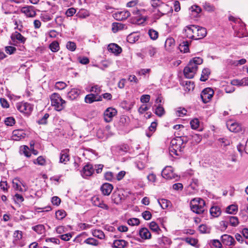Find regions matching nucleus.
I'll list each match as a JSON object with an SVG mask.
<instances>
[{"label": "nucleus", "mask_w": 248, "mask_h": 248, "mask_svg": "<svg viewBox=\"0 0 248 248\" xmlns=\"http://www.w3.org/2000/svg\"><path fill=\"white\" fill-rule=\"evenodd\" d=\"M157 7V12L161 13V16H164L168 14L169 12L172 11V8L164 2H161Z\"/></svg>", "instance_id": "nucleus-14"}, {"label": "nucleus", "mask_w": 248, "mask_h": 248, "mask_svg": "<svg viewBox=\"0 0 248 248\" xmlns=\"http://www.w3.org/2000/svg\"><path fill=\"white\" fill-rule=\"evenodd\" d=\"M214 92L211 88H206L202 90L201 93V98L204 103L209 102L212 99Z\"/></svg>", "instance_id": "nucleus-4"}, {"label": "nucleus", "mask_w": 248, "mask_h": 248, "mask_svg": "<svg viewBox=\"0 0 248 248\" xmlns=\"http://www.w3.org/2000/svg\"><path fill=\"white\" fill-rule=\"evenodd\" d=\"M198 28H196V33L197 36L199 37L198 39H201L204 37L206 34V29L205 28L197 26Z\"/></svg>", "instance_id": "nucleus-24"}, {"label": "nucleus", "mask_w": 248, "mask_h": 248, "mask_svg": "<svg viewBox=\"0 0 248 248\" xmlns=\"http://www.w3.org/2000/svg\"><path fill=\"white\" fill-rule=\"evenodd\" d=\"M94 171L93 165L89 163L85 165L81 171V174L83 178L91 176Z\"/></svg>", "instance_id": "nucleus-7"}, {"label": "nucleus", "mask_w": 248, "mask_h": 248, "mask_svg": "<svg viewBox=\"0 0 248 248\" xmlns=\"http://www.w3.org/2000/svg\"><path fill=\"white\" fill-rule=\"evenodd\" d=\"M84 243L93 246H97L98 245V241L96 239L92 237L86 239L84 241Z\"/></svg>", "instance_id": "nucleus-50"}, {"label": "nucleus", "mask_w": 248, "mask_h": 248, "mask_svg": "<svg viewBox=\"0 0 248 248\" xmlns=\"http://www.w3.org/2000/svg\"><path fill=\"white\" fill-rule=\"evenodd\" d=\"M150 229L153 232L159 233V232L161 231L158 224L155 221H152L149 224Z\"/></svg>", "instance_id": "nucleus-44"}, {"label": "nucleus", "mask_w": 248, "mask_h": 248, "mask_svg": "<svg viewBox=\"0 0 248 248\" xmlns=\"http://www.w3.org/2000/svg\"><path fill=\"white\" fill-rule=\"evenodd\" d=\"M91 92H93L94 94H99L101 92V89L98 85H94L92 86L90 90Z\"/></svg>", "instance_id": "nucleus-63"}, {"label": "nucleus", "mask_w": 248, "mask_h": 248, "mask_svg": "<svg viewBox=\"0 0 248 248\" xmlns=\"http://www.w3.org/2000/svg\"><path fill=\"white\" fill-rule=\"evenodd\" d=\"M11 40L14 43H20L24 44L26 41V38L24 37L21 33L17 31H15L11 35Z\"/></svg>", "instance_id": "nucleus-13"}, {"label": "nucleus", "mask_w": 248, "mask_h": 248, "mask_svg": "<svg viewBox=\"0 0 248 248\" xmlns=\"http://www.w3.org/2000/svg\"><path fill=\"white\" fill-rule=\"evenodd\" d=\"M14 236L15 239H14L13 242L16 246V245L19 244V240L22 237V232L19 231H16L14 233Z\"/></svg>", "instance_id": "nucleus-32"}, {"label": "nucleus", "mask_w": 248, "mask_h": 248, "mask_svg": "<svg viewBox=\"0 0 248 248\" xmlns=\"http://www.w3.org/2000/svg\"><path fill=\"white\" fill-rule=\"evenodd\" d=\"M129 122V119L128 117L126 116H122L120 119L119 124L120 126H125L128 124Z\"/></svg>", "instance_id": "nucleus-39"}, {"label": "nucleus", "mask_w": 248, "mask_h": 248, "mask_svg": "<svg viewBox=\"0 0 248 248\" xmlns=\"http://www.w3.org/2000/svg\"><path fill=\"white\" fill-rule=\"evenodd\" d=\"M80 93V90L78 89H72L67 93V97L71 100L76 99Z\"/></svg>", "instance_id": "nucleus-21"}, {"label": "nucleus", "mask_w": 248, "mask_h": 248, "mask_svg": "<svg viewBox=\"0 0 248 248\" xmlns=\"http://www.w3.org/2000/svg\"><path fill=\"white\" fill-rule=\"evenodd\" d=\"M158 202L162 209L168 208L170 204V202L168 200L162 199L158 200Z\"/></svg>", "instance_id": "nucleus-38"}, {"label": "nucleus", "mask_w": 248, "mask_h": 248, "mask_svg": "<svg viewBox=\"0 0 248 248\" xmlns=\"http://www.w3.org/2000/svg\"><path fill=\"white\" fill-rule=\"evenodd\" d=\"M50 98L51 101V105L54 107L57 111H61L64 108L65 101L62 98L59 93H52Z\"/></svg>", "instance_id": "nucleus-3"}, {"label": "nucleus", "mask_w": 248, "mask_h": 248, "mask_svg": "<svg viewBox=\"0 0 248 248\" xmlns=\"http://www.w3.org/2000/svg\"><path fill=\"white\" fill-rule=\"evenodd\" d=\"M127 223L131 226H137L140 224V221L137 218H131L127 220Z\"/></svg>", "instance_id": "nucleus-53"}, {"label": "nucleus", "mask_w": 248, "mask_h": 248, "mask_svg": "<svg viewBox=\"0 0 248 248\" xmlns=\"http://www.w3.org/2000/svg\"><path fill=\"white\" fill-rule=\"evenodd\" d=\"M67 86L66 84L62 81H58L56 83L55 88L59 90H62Z\"/></svg>", "instance_id": "nucleus-54"}, {"label": "nucleus", "mask_w": 248, "mask_h": 248, "mask_svg": "<svg viewBox=\"0 0 248 248\" xmlns=\"http://www.w3.org/2000/svg\"><path fill=\"white\" fill-rule=\"evenodd\" d=\"M66 46L68 50L71 51H74L76 49V44L74 42L71 41L68 42L66 44Z\"/></svg>", "instance_id": "nucleus-60"}, {"label": "nucleus", "mask_w": 248, "mask_h": 248, "mask_svg": "<svg viewBox=\"0 0 248 248\" xmlns=\"http://www.w3.org/2000/svg\"><path fill=\"white\" fill-rule=\"evenodd\" d=\"M111 201L116 204H119L122 201V195L118 192H115L111 195Z\"/></svg>", "instance_id": "nucleus-26"}, {"label": "nucleus", "mask_w": 248, "mask_h": 248, "mask_svg": "<svg viewBox=\"0 0 248 248\" xmlns=\"http://www.w3.org/2000/svg\"><path fill=\"white\" fill-rule=\"evenodd\" d=\"M175 46V40L172 37L167 39L165 43V47L167 50L171 51Z\"/></svg>", "instance_id": "nucleus-23"}, {"label": "nucleus", "mask_w": 248, "mask_h": 248, "mask_svg": "<svg viewBox=\"0 0 248 248\" xmlns=\"http://www.w3.org/2000/svg\"><path fill=\"white\" fill-rule=\"evenodd\" d=\"M16 50V48L12 46H7L5 47V52L10 55L14 54Z\"/></svg>", "instance_id": "nucleus-62"}, {"label": "nucleus", "mask_w": 248, "mask_h": 248, "mask_svg": "<svg viewBox=\"0 0 248 248\" xmlns=\"http://www.w3.org/2000/svg\"><path fill=\"white\" fill-rule=\"evenodd\" d=\"M218 144L221 147H226L230 144V140L227 138H219L217 140Z\"/></svg>", "instance_id": "nucleus-34"}, {"label": "nucleus", "mask_w": 248, "mask_h": 248, "mask_svg": "<svg viewBox=\"0 0 248 248\" xmlns=\"http://www.w3.org/2000/svg\"><path fill=\"white\" fill-rule=\"evenodd\" d=\"M197 70L196 65L192 63H188L184 69V74L187 78H192Z\"/></svg>", "instance_id": "nucleus-5"}, {"label": "nucleus", "mask_w": 248, "mask_h": 248, "mask_svg": "<svg viewBox=\"0 0 248 248\" xmlns=\"http://www.w3.org/2000/svg\"><path fill=\"white\" fill-rule=\"evenodd\" d=\"M211 71L209 68H204L201 74L200 80L202 81H205L209 78V76L210 75Z\"/></svg>", "instance_id": "nucleus-29"}, {"label": "nucleus", "mask_w": 248, "mask_h": 248, "mask_svg": "<svg viewBox=\"0 0 248 248\" xmlns=\"http://www.w3.org/2000/svg\"><path fill=\"white\" fill-rule=\"evenodd\" d=\"M127 242L124 240L119 239L114 241L113 245L115 248H124Z\"/></svg>", "instance_id": "nucleus-28"}, {"label": "nucleus", "mask_w": 248, "mask_h": 248, "mask_svg": "<svg viewBox=\"0 0 248 248\" xmlns=\"http://www.w3.org/2000/svg\"><path fill=\"white\" fill-rule=\"evenodd\" d=\"M190 124L192 129H197L199 126L200 122L198 119H194L190 121Z\"/></svg>", "instance_id": "nucleus-58"}, {"label": "nucleus", "mask_w": 248, "mask_h": 248, "mask_svg": "<svg viewBox=\"0 0 248 248\" xmlns=\"http://www.w3.org/2000/svg\"><path fill=\"white\" fill-rule=\"evenodd\" d=\"M210 213L212 216L214 217H218L221 214V211L220 208L217 206H213L210 209Z\"/></svg>", "instance_id": "nucleus-30"}, {"label": "nucleus", "mask_w": 248, "mask_h": 248, "mask_svg": "<svg viewBox=\"0 0 248 248\" xmlns=\"http://www.w3.org/2000/svg\"><path fill=\"white\" fill-rule=\"evenodd\" d=\"M108 50L117 55L120 54L122 51V48L118 45L114 43L110 44L108 46Z\"/></svg>", "instance_id": "nucleus-18"}, {"label": "nucleus", "mask_w": 248, "mask_h": 248, "mask_svg": "<svg viewBox=\"0 0 248 248\" xmlns=\"http://www.w3.org/2000/svg\"><path fill=\"white\" fill-rule=\"evenodd\" d=\"M161 175L163 178L167 179L174 178V174L171 167L167 166L165 167L162 171Z\"/></svg>", "instance_id": "nucleus-12"}, {"label": "nucleus", "mask_w": 248, "mask_h": 248, "mask_svg": "<svg viewBox=\"0 0 248 248\" xmlns=\"http://www.w3.org/2000/svg\"><path fill=\"white\" fill-rule=\"evenodd\" d=\"M139 235L141 238L144 239H149L151 237V234L149 230L146 228H142L139 231Z\"/></svg>", "instance_id": "nucleus-20"}, {"label": "nucleus", "mask_w": 248, "mask_h": 248, "mask_svg": "<svg viewBox=\"0 0 248 248\" xmlns=\"http://www.w3.org/2000/svg\"><path fill=\"white\" fill-rule=\"evenodd\" d=\"M25 136L26 134L23 130L16 129L13 131L11 138L13 140L18 141L24 139Z\"/></svg>", "instance_id": "nucleus-11"}, {"label": "nucleus", "mask_w": 248, "mask_h": 248, "mask_svg": "<svg viewBox=\"0 0 248 248\" xmlns=\"http://www.w3.org/2000/svg\"><path fill=\"white\" fill-rule=\"evenodd\" d=\"M116 113L117 110L115 108H108L104 113L105 121L107 123L110 122Z\"/></svg>", "instance_id": "nucleus-8"}, {"label": "nucleus", "mask_w": 248, "mask_h": 248, "mask_svg": "<svg viewBox=\"0 0 248 248\" xmlns=\"http://www.w3.org/2000/svg\"><path fill=\"white\" fill-rule=\"evenodd\" d=\"M146 50L151 57L154 56L157 52L156 48L152 46H149L147 47Z\"/></svg>", "instance_id": "nucleus-56"}, {"label": "nucleus", "mask_w": 248, "mask_h": 248, "mask_svg": "<svg viewBox=\"0 0 248 248\" xmlns=\"http://www.w3.org/2000/svg\"><path fill=\"white\" fill-rule=\"evenodd\" d=\"M191 137L192 143L194 145L200 143L202 139V136L198 134H193Z\"/></svg>", "instance_id": "nucleus-35"}, {"label": "nucleus", "mask_w": 248, "mask_h": 248, "mask_svg": "<svg viewBox=\"0 0 248 248\" xmlns=\"http://www.w3.org/2000/svg\"><path fill=\"white\" fill-rule=\"evenodd\" d=\"M130 13L127 10H124L118 12L113 15L114 18L118 21H122L126 19L130 16Z\"/></svg>", "instance_id": "nucleus-10"}, {"label": "nucleus", "mask_w": 248, "mask_h": 248, "mask_svg": "<svg viewBox=\"0 0 248 248\" xmlns=\"http://www.w3.org/2000/svg\"><path fill=\"white\" fill-rule=\"evenodd\" d=\"M185 240L187 243L191 245L192 246H195L198 242L197 239L190 237L186 238Z\"/></svg>", "instance_id": "nucleus-57"}, {"label": "nucleus", "mask_w": 248, "mask_h": 248, "mask_svg": "<svg viewBox=\"0 0 248 248\" xmlns=\"http://www.w3.org/2000/svg\"><path fill=\"white\" fill-rule=\"evenodd\" d=\"M56 217L58 220H62L66 216V212L63 210H59L56 212Z\"/></svg>", "instance_id": "nucleus-41"}, {"label": "nucleus", "mask_w": 248, "mask_h": 248, "mask_svg": "<svg viewBox=\"0 0 248 248\" xmlns=\"http://www.w3.org/2000/svg\"><path fill=\"white\" fill-rule=\"evenodd\" d=\"M203 60L200 57H195L193 58L192 60H190L189 63H192L196 65V67L198 69V65L201 64L202 63Z\"/></svg>", "instance_id": "nucleus-51"}, {"label": "nucleus", "mask_w": 248, "mask_h": 248, "mask_svg": "<svg viewBox=\"0 0 248 248\" xmlns=\"http://www.w3.org/2000/svg\"><path fill=\"white\" fill-rule=\"evenodd\" d=\"M69 160V156L65 151H62L61 153L60 161L61 163H65Z\"/></svg>", "instance_id": "nucleus-36"}, {"label": "nucleus", "mask_w": 248, "mask_h": 248, "mask_svg": "<svg viewBox=\"0 0 248 248\" xmlns=\"http://www.w3.org/2000/svg\"><path fill=\"white\" fill-rule=\"evenodd\" d=\"M188 139L186 137H177L172 139L169 148L170 152L176 155H180Z\"/></svg>", "instance_id": "nucleus-1"}, {"label": "nucleus", "mask_w": 248, "mask_h": 248, "mask_svg": "<svg viewBox=\"0 0 248 248\" xmlns=\"http://www.w3.org/2000/svg\"><path fill=\"white\" fill-rule=\"evenodd\" d=\"M186 29H184L186 32H187V34L195 33L196 31V28H198L197 26L194 25H190L187 26L186 27Z\"/></svg>", "instance_id": "nucleus-45"}, {"label": "nucleus", "mask_w": 248, "mask_h": 248, "mask_svg": "<svg viewBox=\"0 0 248 248\" xmlns=\"http://www.w3.org/2000/svg\"><path fill=\"white\" fill-rule=\"evenodd\" d=\"M148 33L150 38L153 40H156L158 37V32L154 29L149 30Z\"/></svg>", "instance_id": "nucleus-43"}, {"label": "nucleus", "mask_w": 248, "mask_h": 248, "mask_svg": "<svg viewBox=\"0 0 248 248\" xmlns=\"http://www.w3.org/2000/svg\"><path fill=\"white\" fill-rule=\"evenodd\" d=\"M225 218L228 221V223L232 227H236L239 223L238 218L236 217L228 216Z\"/></svg>", "instance_id": "nucleus-22"}, {"label": "nucleus", "mask_w": 248, "mask_h": 248, "mask_svg": "<svg viewBox=\"0 0 248 248\" xmlns=\"http://www.w3.org/2000/svg\"><path fill=\"white\" fill-rule=\"evenodd\" d=\"M93 235L94 237H97L100 239H103L105 238V234L103 232L99 230H94L93 232Z\"/></svg>", "instance_id": "nucleus-48"}, {"label": "nucleus", "mask_w": 248, "mask_h": 248, "mask_svg": "<svg viewBox=\"0 0 248 248\" xmlns=\"http://www.w3.org/2000/svg\"><path fill=\"white\" fill-rule=\"evenodd\" d=\"M222 243L228 246H234L236 242L234 238L228 234H223L221 237Z\"/></svg>", "instance_id": "nucleus-9"}, {"label": "nucleus", "mask_w": 248, "mask_h": 248, "mask_svg": "<svg viewBox=\"0 0 248 248\" xmlns=\"http://www.w3.org/2000/svg\"><path fill=\"white\" fill-rule=\"evenodd\" d=\"M49 117V114L48 113H46L42 118L37 121V123L39 124H46L47 123V119Z\"/></svg>", "instance_id": "nucleus-49"}, {"label": "nucleus", "mask_w": 248, "mask_h": 248, "mask_svg": "<svg viewBox=\"0 0 248 248\" xmlns=\"http://www.w3.org/2000/svg\"><path fill=\"white\" fill-rule=\"evenodd\" d=\"M84 101L86 103L91 104L95 101V96L94 93H90L85 96Z\"/></svg>", "instance_id": "nucleus-40"}, {"label": "nucleus", "mask_w": 248, "mask_h": 248, "mask_svg": "<svg viewBox=\"0 0 248 248\" xmlns=\"http://www.w3.org/2000/svg\"><path fill=\"white\" fill-rule=\"evenodd\" d=\"M238 211V206L235 204L228 206L226 209V212L229 214H235Z\"/></svg>", "instance_id": "nucleus-33"}, {"label": "nucleus", "mask_w": 248, "mask_h": 248, "mask_svg": "<svg viewBox=\"0 0 248 248\" xmlns=\"http://www.w3.org/2000/svg\"><path fill=\"white\" fill-rule=\"evenodd\" d=\"M190 185L191 188L193 190L197 189V188L198 187V186H199V180H198V179H196V178H193L192 179V181H191Z\"/></svg>", "instance_id": "nucleus-64"}, {"label": "nucleus", "mask_w": 248, "mask_h": 248, "mask_svg": "<svg viewBox=\"0 0 248 248\" xmlns=\"http://www.w3.org/2000/svg\"><path fill=\"white\" fill-rule=\"evenodd\" d=\"M21 11L28 17H32L36 16V12L34 10V7L32 6L23 7L22 8Z\"/></svg>", "instance_id": "nucleus-16"}, {"label": "nucleus", "mask_w": 248, "mask_h": 248, "mask_svg": "<svg viewBox=\"0 0 248 248\" xmlns=\"http://www.w3.org/2000/svg\"><path fill=\"white\" fill-rule=\"evenodd\" d=\"M32 229L38 234H42L45 232V227L43 224H38L32 227Z\"/></svg>", "instance_id": "nucleus-31"}, {"label": "nucleus", "mask_w": 248, "mask_h": 248, "mask_svg": "<svg viewBox=\"0 0 248 248\" xmlns=\"http://www.w3.org/2000/svg\"><path fill=\"white\" fill-rule=\"evenodd\" d=\"M125 25L121 23L115 22L112 24V31L114 33L118 32L119 31L122 30L125 28Z\"/></svg>", "instance_id": "nucleus-25"}, {"label": "nucleus", "mask_w": 248, "mask_h": 248, "mask_svg": "<svg viewBox=\"0 0 248 248\" xmlns=\"http://www.w3.org/2000/svg\"><path fill=\"white\" fill-rule=\"evenodd\" d=\"M203 6L204 9L208 11V12H212L214 11L215 10L214 6L211 4L210 3L207 2H205L203 3Z\"/></svg>", "instance_id": "nucleus-55"}, {"label": "nucleus", "mask_w": 248, "mask_h": 248, "mask_svg": "<svg viewBox=\"0 0 248 248\" xmlns=\"http://www.w3.org/2000/svg\"><path fill=\"white\" fill-rule=\"evenodd\" d=\"M155 112L158 116L161 117L164 114L165 110L163 107L160 104H159V105L156 107Z\"/></svg>", "instance_id": "nucleus-46"}, {"label": "nucleus", "mask_w": 248, "mask_h": 248, "mask_svg": "<svg viewBox=\"0 0 248 248\" xmlns=\"http://www.w3.org/2000/svg\"><path fill=\"white\" fill-rule=\"evenodd\" d=\"M228 129L233 132H238L241 130V127L237 123L230 122L227 123Z\"/></svg>", "instance_id": "nucleus-19"}, {"label": "nucleus", "mask_w": 248, "mask_h": 248, "mask_svg": "<svg viewBox=\"0 0 248 248\" xmlns=\"http://www.w3.org/2000/svg\"><path fill=\"white\" fill-rule=\"evenodd\" d=\"M49 48L53 52H57L60 49L59 44L57 41H54L49 45Z\"/></svg>", "instance_id": "nucleus-37"}, {"label": "nucleus", "mask_w": 248, "mask_h": 248, "mask_svg": "<svg viewBox=\"0 0 248 248\" xmlns=\"http://www.w3.org/2000/svg\"><path fill=\"white\" fill-rule=\"evenodd\" d=\"M205 202L201 198H194L191 200L190 203L191 210L197 214H202L205 210Z\"/></svg>", "instance_id": "nucleus-2"}, {"label": "nucleus", "mask_w": 248, "mask_h": 248, "mask_svg": "<svg viewBox=\"0 0 248 248\" xmlns=\"http://www.w3.org/2000/svg\"><path fill=\"white\" fill-rule=\"evenodd\" d=\"M228 224V221L225 218V220H222L219 222V226L218 229L221 232H224L227 229Z\"/></svg>", "instance_id": "nucleus-42"}, {"label": "nucleus", "mask_w": 248, "mask_h": 248, "mask_svg": "<svg viewBox=\"0 0 248 248\" xmlns=\"http://www.w3.org/2000/svg\"><path fill=\"white\" fill-rule=\"evenodd\" d=\"M16 108L20 112L24 113H28L31 111V107L30 104L27 103L17 104Z\"/></svg>", "instance_id": "nucleus-17"}, {"label": "nucleus", "mask_w": 248, "mask_h": 248, "mask_svg": "<svg viewBox=\"0 0 248 248\" xmlns=\"http://www.w3.org/2000/svg\"><path fill=\"white\" fill-rule=\"evenodd\" d=\"M29 148L26 145L22 146L20 148V152L21 154H23L26 157H30L31 154L29 151Z\"/></svg>", "instance_id": "nucleus-47"}, {"label": "nucleus", "mask_w": 248, "mask_h": 248, "mask_svg": "<svg viewBox=\"0 0 248 248\" xmlns=\"http://www.w3.org/2000/svg\"><path fill=\"white\" fill-rule=\"evenodd\" d=\"M113 188V186L112 184L105 183L101 186L100 187V190L104 195L108 196L112 192Z\"/></svg>", "instance_id": "nucleus-15"}, {"label": "nucleus", "mask_w": 248, "mask_h": 248, "mask_svg": "<svg viewBox=\"0 0 248 248\" xmlns=\"http://www.w3.org/2000/svg\"><path fill=\"white\" fill-rule=\"evenodd\" d=\"M15 123V119L13 117H7L4 120V123L7 126H13Z\"/></svg>", "instance_id": "nucleus-52"}, {"label": "nucleus", "mask_w": 248, "mask_h": 248, "mask_svg": "<svg viewBox=\"0 0 248 248\" xmlns=\"http://www.w3.org/2000/svg\"><path fill=\"white\" fill-rule=\"evenodd\" d=\"M189 43L187 41H184L180 44L178 48L181 52L186 53L189 51Z\"/></svg>", "instance_id": "nucleus-27"}, {"label": "nucleus", "mask_w": 248, "mask_h": 248, "mask_svg": "<svg viewBox=\"0 0 248 248\" xmlns=\"http://www.w3.org/2000/svg\"><path fill=\"white\" fill-rule=\"evenodd\" d=\"M34 163L43 166L46 163V160L43 156H40L38 157V158L35 160L34 161Z\"/></svg>", "instance_id": "nucleus-61"}, {"label": "nucleus", "mask_w": 248, "mask_h": 248, "mask_svg": "<svg viewBox=\"0 0 248 248\" xmlns=\"http://www.w3.org/2000/svg\"><path fill=\"white\" fill-rule=\"evenodd\" d=\"M91 201L93 205L95 206H97L106 210L109 209L108 206L105 204L103 200L98 196H94L92 197Z\"/></svg>", "instance_id": "nucleus-6"}, {"label": "nucleus", "mask_w": 248, "mask_h": 248, "mask_svg": "<svg viewBox=\"0 0 248 248\" xmlns=\"http://www.w3.org/2000/svg\"><path fill=\"white\" fill-rule=\"evenodd\" d=\"M104 178L107 181H112L114 178V173L111 171H107L104 174Z\"/></svg>", "instance_id": "nucleus-59"}]
</instances>
